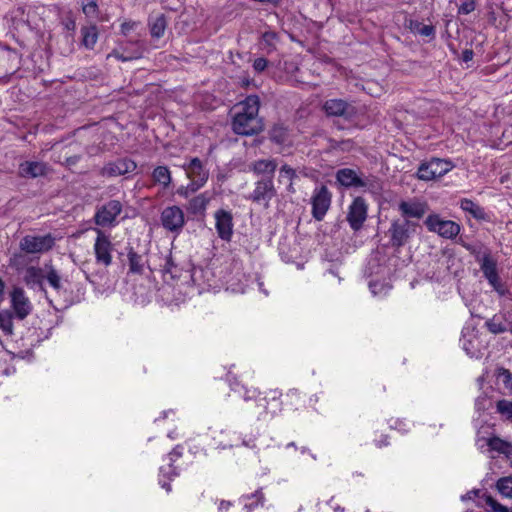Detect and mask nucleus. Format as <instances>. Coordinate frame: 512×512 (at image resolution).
<instances>
[{
	"mask_svg": "<svg viewBox=\"0 0 512 512\" xmlns=\"http://www.w3.org/2000/svg\"><path fill=\"white\" fill-rule=\"evenodd\" d=\"M231 390L242 397L245 402L252 403V412L259 421H269L282 410L281 393L277 390L261 394L256 389L247 388L240 383L232 384Z\"/></svg>",
	"mask_w": 512,
	"mask_h": 512,
	"instance_id": "f257e3e1",
	"label": "nucleus"
},
{
	"mask_svg": "<svg viewBox=\"0 0 512 512\" xmlns=\"http://www.w3.org/2000/svg\"><path fill=\"white\" fill-rule=\"evenodd\" d=\"M259 98L250 95L233 107L232 129L238 135H253L260 131Z\"/></svg>",
	"mask_w": 512,
	"mask_h": 512,
	"instance_id": "f03ea898",
	"label": "nucleus"
},
{
	"mask_svg": "<svg viewBox=\"0 0 512 512\" xmlns=\"http://www.w3.org/2000/svg\"><path fill=\"white\" fill-rule=\"evenodd\" d=\"M94 231L97 235L93 245L95 261L98 265L107 268L112 264L114 245L111 242L110 235L100 229H94Z\"/></svg>",
	"mask_w": 512,
	"mask_h": 512,
	"instance_id": "7ed1b4c3",
	"label": "nucleus"
},
{
	"mask_svg": "<svg viewBox=\"0 0 512 512\" xmlns=\"http://www.w3.org/2000/svg\"><path fill=\"white\" fill-rule=\"evenodd\" d=\"M477 260L480 263L481 271L483 272L485 278L489 282V284L493 287V289L500 295L505 296L508 294V289L504 284L501 283L498 272H497V262L492 258L490 253H483L481 257H477Z\"/></svg>",
	"mask_w": 512,
	"mask_h": 512,
	"instance_id": "20e7f679",
	"label": "nucleus"
},
{
	"mask_svg": "<svg viewBox=\"0 0 512 512\" xmlns=\"http://www.w3.org/2000/svg\"><path fill=\"white\" fill-rule=\"evenodd\" d=\"M453 167V164L448 160L432 158L419 166L417 176L420 180L431 181L444 176L450 172Z\"/></svg>",
	"mask_w": 512,
	"mask_h": 512,
	"instance_id": "39448f33",
	"label": "nucleus"
},
{
	"mask_svg": "<svg viewBox=\"0 0 512 512\" xmlns=\"http://www.w3.org/2000/svg\"><path fill=\"white\" fill-rule=\"evenodd\" d=\"M367 271H369L370 277H372L373 275H380L383 277L381 281H378L377 279H371L369 281V289L371 293L375 296L386 295L388 291L391 289L390 282L386 278V276L389 274L388 269L382 266H378L376 264V260L371 259L368 262Z\"/></svg>",
	"mask_w": 512,
	"mask_h": 512,
	"instance_id": "423d86ee",
	"label": "nucleus"
},
{
	"mask_svg": "<svg viewBox=\"0 0 512 512\" xmlns=\"http://www.w3.org/2000/svg\"><path fill=\"white\" fill-rule=\"evenodd\" d=\"M428 230L441 237L451 239L458 235L460 226L451 220H443L438 215H429L425 220Z\"/></svg>",
	"mask_w": 512,
	"mask_h": 512,
	"instance_id": "0eeeda50",
	"label": "nucleus"
},
{
	"mask_svg": "<svg viewBox=\"0 0 512 512\" xmlns=\"http://www.w3.org/2000/svg\"><path fill=\"white\" fill-rule=\"evenodd\" d=\"M54 246V238L47 234L41 236L27 235L20 241L21 250L26 253H44Z\"/></svg>",
	"mask_w": 512,
	"mask_h": 512,
	"instance_id": "6e6552de",
	"label": "nucleus"
},
{
	"mask_svg": "<svg viewBox=\"0 0 512 512\" xmlns=\"http://www.w3.org/2000/svg\"><path fill=\"white\" fill-rule=\"evenodd\" d=\"M463 501L471 500L478 508H483L488 512H508V509L499 504L491 496L480 490H473L461 497Z\"/></svg>",
	"mask_w": 512,
	"mask_h": 512,
	"instance_id": "1a4fd4ad",
	"label": "nucleus"
},
{
	"mask_svg": "<svg viewBox=\"0 0 512 512\" xmlns=\"http://www.w3.org/2000/svg\"><path fill=\"white\" fill-rule=\"evenodd\" d=\"M163 227L171 232H180L185 224L183 210L178 206H168L161 213Z\"/></svg>",
	"mask_w": 512,
	"mask_h": 512,
	"instance_id": "9d476101",
	"label": "nucleus"
},
{
	"mask_svg": "<svg viewBox=\"0 0 512 512\" xmlns=\"http://www.w3.org/2000/svg\"><path fill=\"white\" fill-rule=\"evenodd\" d=\"M121 212L122 204L118 200H111L97 210L95 223L102 227L112 226Z\"/></svg>",
	"mask_w": 512,
	"mask_h": 512,
	"instance_id": "9b49d317",
	"label": "nucleus"
},
{
	"mask_svg": "<svg viewBox=\"0 0 512 512\" xmlns=\"http://www.w3.org/2000/svg\"><path fill=\"white\" fill-rule=\"evenodd\" d=\"M311 202L313 217L320 221L324 218L330 207L331 194L325 186H321L315 189Z\"/></svg>",
	"mask_w": 512,
	"mask_h": 512,
	"instance_id": "f8f14e48",
	"label": "nucleus"
},
{
	"mask_svg": "<svg viewBox=\"0 0 512 512\" xmlns=\"http://www.w3.org/2000/svg\"><path fill=\"white\" fill-rule=\"evenodd\" d=\"M367 218V204L363 198L357 197L349 207L347 220L352 229L358 230Z\"/></svg>",
	"mask_w": 512,
	"mask_h": 512,
	"instance_id": "ddd939ff",
	"label": "nucleus"
},
{
	"mask_svg": "<svg viewBox=\"0 0 512 512\" xmlns=\"http://www.w3.org/2000/svg\"><path fill=\"white\" fill-rule=\"evenodd\" d=\"M182 167L185 170L186 176L190 179V182L199 185V188L205 185L208 180L209 173L203 167L200 159L193 158L189 163L184 164Z\"/></svg>",
	"mask_w": 512,
	"mask_h": 512,
	"instance_id": "4468645a",
	"label": "nucleus"
},
{
	"mask_svg": "<svg viewBox=\"0 0 512 512\" xmlns=\"http://www.w3.org/2000/svg\"><path fill=\"white\" fill-rule=\"evenodd\" d=\"M215 228L218 236L225 241H230L233 234V217L231 212L218 210L214 214Z\"/></svg>",
	"mask_w": 512,
	"mask_h": 512,
	"instance_id": "2eb2a0df",
	"label": "nucleus"
},
{
	"mask_svg": "<svg viewBox=\"0 0 512 512\" xmlns=\"http://www.w3.org/2000/svg\"><path fill=\"white\" fill-rule=\"evenodd\" d=\"M477 446L482 452H498L507 457L512 455V444L498 437L480 438Z\"/></svg>",
	"mask_w": 512,
	"mask_h": 512,
	"instance_id": "dca6fc26",
	"label": "nucleus"
},
{
	"mask_svg": "<svg viewBox=\"0 0 512 512\" xmlns=\"http://www.w3.org/2000/svg\"><path fill=\"white\" fill-rule=\"evenodd\" d=\"M460 343L463 350L470 357L478 358L481 354V343L477 336V331L470 327H465L462 330Z\"/></svg>",
	"mask_w": 512,
	"mask_h": 512,
	"instance_id": "f3484780",
	"label": "nucleus"
},
{
	"mask_svg": "<svg viewBox=\"0 0 512 512\" xmlns=\"http://www.w3.org/2000/svg\"><path fill=\"white\" fill-rule=\"evenodd\" d=\"M275 195L273 182L271 179L261 180L256 183L255 189L251 193L249 199L253 202L263 204L268 207L269 201Z\"/></svg>",
	"mask_w": 512,
	"mask_h": 512,
	"instance_id": "a211bd4d",
	"label": "nucleus"
},
{
	"mask_svg": "<svg viewBox=\"0 0 512 512\" xmlns=\"http://www.w3.org/2000/svg\"><path fill=\"white\" fill-rule=\"evenodd\" d=\"M11 306L19 319L27 317L32 310V304L21 288L12 291Z\"/></svg>",
	"mask_w": 512,
	"mask_h": 512,
	"instance_id": "6ab92c4d",
	"label": "nucleus"
},
{
	"mask_svg": "<svg viewBox=\"0 0 512 512\" xmlns=\"http://www.w3.org/2000/svg\"><path fill=\"white\" fill-rule=\"evenodd\" d=\"M136 167V163L131 159H118L106 164L101 173L104 176L117 177L133 172Z\"/></svg>",
	"mask_w": 512,
	"mask_h": 512,
	"instance_id": "aec40b11",
	"label": "nucleus"
},
{
	"mask_svg": "<svg viewBox=\"0 0 512 512\" xmlns=\"http://www.w3.org/2000/svg\"><path fill=\"white\" fill-rule=\"evenodd\" d=\"M337 181L345 187L365 188L368 180L362 178L358 173L349 168L340 169L336 174Z\"/></svg>",
	"mask_w": 512,
	"mask_h": 512,
	"instance_id": "412c9836",
	"label": "nucleus"
},
{
	"mask_svg": "<svg viewBox=\"0 0 512 512\" xmlns=\"http://www.w3.org/2000/svg\"><path fill=\"white\" fill-rule=\"evenodd\" d=\"M333 498L328 502H320L318 499L305 500L300 508L299 512H345L343 507L338 505L332 506Z\"/></svg>",
	"mask_w": 512,
	"mask_h": 512,
	"instance_id": "4be33fe9",
	"label": "nucleus"
},
{
	"mask_svg": "<svg viewBox=\"0 0 512 512\" xmlns=\"http://www.w3.org/2000/svg\"><path fill=\"white\" fill-rule=\"evenodd\" d=\"M47 165L40 161H25L19 166V174L26 178H36L46 174Z\"/></svg>",
	"mask_w": 512,
	"mask_h": 512,
	"instance_id": "5701e85b",
	"label": "nucleus"
},
{
	"mask_svg": "<svg viewBox=\"0 0 512 512\" xmlns=\"http://www.w3.org/2000/svg\"><path fill=\"white\" fill-rule=\"evenodd\" d=\"M399 209L406 217L421 218L424 216L427 206L420 201H402L399 204Z\"/></svg>",
	"mask_w": 512,
	"mask_h": 512,
	"instance_id": "b1692460",
	"label": "nucleus"
},
{
	"mask_svg": "<svg viewBox=\"0 0 512 512\" xmlns=\"http://www.w3.org/2000/svg\"><path fill=\"white\" fill-rule=\"evenodd\" d=\"M325 112L330 116H344L351 113V106L341 99H330L324 104Z\"/></svg>",
	"mask_w": 512,
	"mask_h": 512,
	"instance_id": "393cba45",
	"label": "nucleus"
},
{
	"mask_svg": "<svg viewBox=\"0 0 512 512\" xmlns=\"http://www.w3.org/2000/svg\"><path fill=\"white\" fill-rule=\"evenodd\" d=\"M241 440L240 435L235 431L225 430L221 431L219 437H214L216 448L226 449L237 446Z\"/></svg>",
	"mask_w": 512,
	"mask_h": 512,
	"instance_id": "a878e982",
	"label": "nucleus"
},
{
	"mask_svg": "<svg viewBox=\"0 0 512 512\" xmlns=\"http://www.w3.org/2000/svg\"><path fill=\"white\" fill-rule=\"evenodd\" d=\"M240 504L246 512H255L259 507L264 504V498L261 491H256L251 495L242 496L239 499Z\"/></svg>",
	"mask_w": 512,
	"mask_h": 512,
	"instance_id": "bb28decb",
	"label": "nucleus"
},
{
	"mask_svg": "<svg viewBox=\"0 0 512 512\" xmlns=\"http://www.w3.org/2000/svg\"><path fill=\"white\" fill-rule=\"evenodd\" d=\"M278 41L279 37L277 33L273 31H266L261 36L259 47L262 51L269 54L276 50Z\"/></svg>",
	"mask_w": 512,
	"mask_h": 512,
	"instance_id": "cd10ccee",
	"label": "nucleus"
},
{
	"mask_svg": "<svg viewBox=\"0 0 512 512\" xmlns=\"http://www.w3.org/2000/svg\"><path fill=\"white\" fill-rule=\"evenodd\" d=\"M44 276H45V273L41 268L29 267V268H27V270L25 272L24 280L28 286L42 287V284L44 281Z\"/></svg>",
	"mask_w": 512,
	"mask_h": 512,
	"instance_id": "c85d7f7f",
	"label": "nucleus"
},
{
	"mask_svg": "<svg viewBox=\"0 0 512 512\" xmlns=\"http://www.w3.org/2000/svg\"><path fill=\"white\" fill-rule=\"evenodd\" d=\"M390 232L393 245L402 246L408 239V230L406 225L393 223L390 228Z\"/></svg>",
	"mask_w": 512,
	"mask_h": 512,
	"instance_id": "c756f323",
	"label": "nucleus"
},
{
	"mask_svg": "<svg viewBox=\"0 0 512 512\" xmlns=\"http://www.w3.org/2000/svg\"><path fill=\"white\" fill-rule=\"evenodd\" d=\"M13 334L12 315L7 310L0 311V340Z\"/></svg>",
	"mask_w": 512,
	"mask_h": 512,
	"instance_id": "7c9ffc66",
	"label": "nucleus"
},
{
	"mask_svg": "<svg viewBox=\"0 0 512 512\" xmlns=\"http://www.w3.org/2000/svg\"><path fill=\"white\" fill-rule=\"evenodd\" d=\"M152 178L163 188H167L172 180L170 170L166 166H157L152 172Z\"/></svg>",
	"mask_w": 512,
	"mask_h": 512,
	"instance_id": "2f4dec72",
	"label": "nucleus"
},
{
	"mask_svg": "<svg viewBox=\"0 0 512 512\" xmlns=\"http://www.w3.org/2000/svg\"><path fill=\"white\" fill-rule=\"evenodd\" d=\"M277 168V163L275 160L270 159H262L255 161L253 163V171L256 174H262V175H272Z\"/></svg>",
	"mask_w": 512,
	"mask_h": 512,
	"instance_id": "473e14b6",
	"label": "nucleus"
},
{
	"mask_svg": "<svg viewBox=\"0 0 512 512\" xmlns=\"http://www.w3.org/2000/svg\"><path fill=\"white\" fill-rule=\"evenodd\" d=\"M270 138L279 145L288 146L291 144L289 133L283 125H275L270 132Z\"/></svg>",
	"mask_w": 512,
	"mask_h": 512,
	"instance_id": "72a5a7b5",
	"label": "nucleus"
},
{
	"mask_svg": "<svg viewBox=\"0 0 512 512\" xmlns=\"http://www.w3.org/2000/svg\"><path fill=\"white\" fill-rule=\"evenodd\" d=\"M82 43L87 49H92L98 40V31L95 25L83 27L81 29Z\"/></svg>",
	"mask_w": 512,
	"mask_h": 512,
	"instance_id": "f704fd0d",
	"label": "nucleus"
},
{
	"mask_svg": "<svg viewBox=\"0 0 512 512\" xmlns=\"http://www.w3.org/2000/svg\"><path fill=\"white\" fill-rule=\"evenodd\" d=\"M296 177L295 170L288 166L282 165L279 170L278 181L280 184L285 185L287 190L292 191L293 179Z\"/></svg>",
	"mask_w": 512,
	"mask_h": 512,
	"instance_id": "c9c22d12",
	"label": "nucleus"
},
{
	"mask_svg": "<svg viewBox=\"0 0 512 512\" xmlns=\"http://www.w3.org/2000/svg\"><path fill=\"white\" fill-rule=\"evenodd\" d=\"M208 203L209 198L206 194H199L189 201L188 210L193 214L202 213L205 211Z\"/></svg>",
	"mask_w": 512,
	"mask_h": 512,
	"instance_id": "e433bc0d",
	"label": "nucleus"
},
{
	"mask_svg": "<svg viewBox=\"0 0 512 512\" xmlns=\"http://www.w3.org/2000/svg\"><path fill=\"white\" fill-rule=\"evenodd\" d=\"M460 207L462 210L470 213L476 219H482L484 217L483 208L470 199H462L460 201Z\"/></svg>",
	"mask_w": 512,
	"mask_h": 512,
	"instance_id": "4c0bfd02",
	"label": "nucleus"
},
{
	"mask_svg": "<svg viewBox=\"0 0 512 512\" xmlns=\"http://www.w3.org/2000/svg\"><path fill=\"white\" fill-rule=\"evenodd\" d=\"M178 473L175 468L172 467V464L169 463L167 467L162 466L160 468V475H159V484L163 489H165L167 492L171 491V487L167 481H165V478H168L169 480L172 477L177 476Z\"/></svg>",
	"mask_w": 512,
	"mask_h": 512,
	"instance_id": "58836bf2",
	"label": "nucleus"
},
{
	"mask_svg": "<svg viewBox=\"0 0 512 512\" xmlns=\"http://www.w3.org/2000/svg\"><path fill=\"white\" fill-rule=\"evenodd\" d=\"M129 271L132 273L140 274L144 268L143 257L133 250L128 252Z\"/></svg>",
	"mask_w": 512,
	"mask_h": 512,
	"instance_id": "ea45409f",
	"label": "nucleus"
},
{
	"mask_svg": "<svg viewBox=\"0 0 512 512\" xmlns=\"http://www.w3.org/2000/svg\"><path fill=\"white\" fill-rule=\"evenodd\" d=\"M166 29V20L163 15L157 16L150 23L151 35L155 38H160L164 35Z\"/></svg>",
	"mask_w": 512,
	"mask_h": 512,
	"instance_id": "a19ab883",
	"label": "nucleus"
},
{
	"mask_svg": "<svg viewBox=\"0 0 512 512\" xmlns=\"http://www.w3.org/2000/svg\"><path fill=\"white\" fill-rule=\"evenodd\" d=\"M496 487L502 496L512 499V477L500 478L497 481Z\"/></svg>",
	"mask_w": 512,
	"mask_h": 512,
	"instance_id": "79ce46f5",
	"label": "nucleus"
},
{
	"mask_svg": "<svg viewBox=\"0 0 512 512\" xmlns=\"http://www.w3.org/2000/svg\"><path fill=\"white\" fill-rule=\"evenodd\" d=\"M497 383L502 384L505 389L512 391V373L504 368L497 370Z\"/></svg>",
	"mask_w": 512,
	"mask_h": 512,
	"instance_id": "37998d69",
	"label": "nucleus"
},
{
	"mask_svg": "<svg viewBox=\"0 0 512 512\" xmlns=\"http://www.w3.org/2000/svg\"><path fill=\"white\" fill-rule=\"evenodd\" d=\"M44 280H46L48 282V284L50 285V287H52L54 290H56V291L60 290L61 278L55 269L50 268L45 273Z\"/></svg>",
	"mask_w": 512,
	"mask_h": 512,
	"instance_id": "c03bdc74",
	"label": "nucleus"
},
{
	"mask_svg": "<svg viewBox=\"0 0 512 512\" xmlns=\"http://www.w3.org/2000/svg\"><path fill=\"white\" fill-rule=\"evenodd\" d=\"M497 411L506 419L512 421V401L501 400L497 403Z\"/></svg>",
	"mask_w": 512,
	"mask_h": 512,
	"instance_id": "a18cd8bd",
	"label": "nucleus"
},
{
	"mask_svg": "<svg viewBox=\"0 0 512 512\" xmlns=\"http://www.w3.org/2000/svg\"><path fill=\"white\" fill-rule=\"evenodd\" d=\"M486 325L489 331L494 334L502 333L506 330V325L496 316L487 321Z\"/></svg>",
	"mask_w": 512,
	"mask_h": 512,
	"instance_id": "49530a36",
	"label": "nucleus"
},
{
	"mask_svg": "<svg viewBox=\"0 0 512 512\" xmlns=\"http://www.w3.org/2000/svg\"><path fill=\"white\" fill-rule=\"evenodd\" d=\"M286 404L290 405L294 409H298L300 402H301V395L300 392L296 389H291L286 394Z\"/></svg>",
	"mask_w": 512,
	"mask_h": 512,
	"instance_id": "de8ad7c7",
	"label": "nucleus"
},
{
	"mask_svg": "<svg viewBox=\"0 0 512 512\" xmlns=\"http://www.w3.org/2000/svg\"><path fill=\"white\" fill-rule=\"evenodd\" d=\"M97 3L95 0H83L82 10L87 17H95L97 14Z\"/></svg>",
	"mask_w": 512,
	"mask_h": 512,
	"instance_id": "09e8293b",
	"label": "nucleus"
},
{
	"mask_svg": "<svg viewBox=\"0 0 512 512\" xmlns=\"http://www.w3.org/2000/svg\"><path fill=\"white\" fill-rule=\"evenodd\" d=\"M243 278H245V284L244 283H239V284H234V283H230V289L233 291V292H236V293H245L246 290H247V287L251 284V285H254L255 283H253L254 279L257 278L256 276L255 277H246V275H243Z\"/></svg>",
	"mask_w": 512,
	"mask_h": 512,
	"instance_id": "8fccbe9b",
	"label": "nucleus"
},
{
	"mask_svg": "<svg viewBox=\"0 0 512 512\" xmlns=\"http://www.w3.org/2000/svg\"><path fill=\"white\" fill-rule=\"evenodd\" d=\"M412 30L415 33H418V34H420L422 36H426V37L432 36L435 33V30H434L433 26H431V25H423V24H420V23H416L414 25V27H412Z\"/></svg>",
	"mask_w": 512,
	"mask_h": 512,
	"instance_id": "3c124183",
	"label": "nucleus"
},
{
	"mask_svg": "<svg viewBox=\"0 0 512 512\" xmlns=\"http://www.w3.org/2000/svg\"><path fill=\"white\" fill-rule=\"evenodd\" d=\"M491 405L492 402L486 395H481L475 400V409L478 412L489 409Z\"/></svg>",
	"mask_w": 512,
	"mask_h": 512,
	"instance_id": "603ef678",
	"label": "nucleus"
},
{
	"mask_svg": "<svg viewBox=\"0 0 512 512\" xmlns=\"http://www.w3.org/2000/svg\"><path fill=\"white\" fill-rule=\"evenodd\" d=\"M199 189H200L199 185H196V184L190 182L187 186L179 187L177 190V194L182 197L187 198L190 194L196 192Z\"/></svg>",
	"mask_w": 512,
	"mask_h": 512,
	"instance_id": "864d4df0",
	"label": "nucleus"
},
{
	"mask_svg": "<svg viewBox=\"0 0 512 512\" xmlns=\"http://www.w3.org/2000/svg\"><path fill=\"white\" fill-rule=\"evenodd\" d=\"M389 425L392 429H396L401 433H405L410 429L409 423L405 420H400V419L390 420Z\"/></svg>",
	"mask_w": 512,
	"mask_h": 512,
	"instance_id": "5fc2aeb1",
	"label": "nucleus"
},
{
	"mask_svg": "<svg viewBox=\"0 0 512 512\" xmlns=\"http://www.w3.org/2000/svg\"><path fill=\"white\" fill-rule=\"evenodd\" d=\"M475 7V2L473 0H468L460 5L458 13L464 15L469 14L475 10Z\"/></svg>",
	"mask_w": 512,
	"mask_h": 512,
	"instance_id": "6e6d98bb",
	"label": "nucleus"
},
{
	"mask_svg": "<svg viewBox=\"0 0 512 512\" xmlns=\"http://www.w3.org/2000/svg\"><path fill=\"white\" fill-rule=\"evenodd\" d=\"M253 67L256 71L261 72L267 67V60L265 58H257L253 63Z\"/></svg>",
	"mask_w": 512,
	"mask_h": 512,
	"instance_id": "4d7b16f0",
	"label": "nucleus"
},
{
	"mask_svg": "<svg viewBox=\"0 0 512 512\" xmlns=\"http://www.w3.org/2000/svg\"><path fill=\"white\" fill-rule=\"evenodd\" d=\"M182 455V449L177 446L176 448H174L168 455L169 457V461L170 462H173V461H176L178 458H180Z\"/></svg>",
	"mask_w": 512,
	"mask_h": 512,
	"instance_id": "13d9d810",
	"label": "nucleus"
},
{
	"mask_svg": "<svg viewBox=\"0 0 512 512\" xmlns=\"http://www.w3.org/2000/svg\"><path fill=\"white\" fill-rule=\"evenodd\" d=\"M253 283H255V285L258 287L259 291H261L264 296L267 297L269 295L268 291L264 288V283L261 281L260 278H255Z\"/></svg>",
	"mask_w": 512,
	"mask_h": 512,
	"instance_id": "bf43d9fd",
	"label": "nucleus"
},
{
	"mask_svg": "<svg viewBox=\"0 0 512 512\" xmlns=\"http://www.w3.org/2000/svg\"><path fill=\"white\" fill-rule=\"evenodd\" d=\"M231 505H232L231 502L222 500L219 503L218 511L219 512H227L229 510V508L231 507Z\"/></svg>",
	"mask_w": 512,
	"mask_h": 512,
	"instance_id": "052dcab7",
	"label": "nucleus"
},
{
	"mask_svg": "<svg viewBox=\"0 0 512 512\" xmlns=\"http://www.w3.org/2000/svg\"><path fill=\"white\" fill-rule=\"evenodd\" d=\"M503 138L507 140L508 142H512V125L507 127L503 131Z\"/></svg>",
	"mask_w": 512,
	"mask_h": 512,
	"instance_id": "680f3d73",
	"label": "nucleus"
},
{
	"mask_svg": "<svg viewBox=\"0 0 512 512\" xmlns=\"http://www.w3.org/2000/svg\"><path fill=\"white\" fill-rule=\"evenodd\" d=\"M472 58H473L472 50L463 51V54H462L463 61L468 62V61L472 60Z\"/></svg>",
	"mask_w": 512,
	"mask_h": 512,
	"instance_id": "e2e57ef3",
	"label": "nucleus"
},
{
	"mask_svg": "<svg viewBox=\"0 0 512 512\" xmlns=\"http://www.w3.org/2000/svg\"><path fill=\"white\" fill-rule=\"evenodd\" d=\"M172 266H173L172 261L171 260H167V263L165 265L166 272L172 273Z\"/></svg>",
	"mask_w": 512,
	"mask_h": 512,
	"instance_id": "0e129e2a",
	"label": "nucleus"
},
{
	"mask_svg": "<svg viewBox=\"0 0 512 512\" xmlns=\"http://www.w3.org/2000/svg\"><path fill=\"white\" fill-rule=\"evenodd\" d=\"M110 56H114V57H116L117 59L122 60V61H127V60L129 59V58H126V57H123V56L119 55V54H118V53H116V52H115V53H113V54H111Z\"/></svg>",
	"mask_w": 512,
	"mask_h": 512,
	"instance_id": "69168bd1",
	"label": "nucleus"
},
{
	"mask_svg": "<svg viewBox=\"0 0 512 512\" xmlns=\"http://www.w3.org/2000/svg\"><path fill=\"white\" fill-rule=\"evenodd\" d=\"M66 28H67V29L74 30V28H75V22H74V21H70L69 23H67V24H66Z\"/></svg>",
	"mask_w": 512,
	"mask_h": 512,
	"instance_id": "338daca9",
	"label": "nucleus"
},
{
	"mask_svg": "<svg viewBox=\"0 0 512 512\" xmlns=\"http://www.w3.org/2000/svg\"><path fill=\"white\" fill-rule=\"evenodd\" d=\"M376 444L378 447H382V446H386L388 444V442L385 439L383 441H376Z\"/></svg>",
	"mask_w": 512,
	"mask_h": 512,
	"instance_id": "774afa93",
	"label": "nucleus"
}]
</instances>
